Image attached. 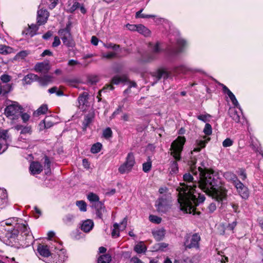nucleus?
Here are the masks:
<instances>
[{
	"label": "nucleus",
	"mask_w": 263,
	"mask_h": 263,
	"mask_svg": "<svg viewBox=\"0 0 263 263\" xmlns=\"http://www.w3.org/2000/svg\"><path fill=\"white\" fill-rule=\"evenodd\" d=\"M183 178L184 182L181 183L177 189L180 209L186 213L195 214L196 206L204 201L205 197L196 190L198 186L197 177L195 180L191 174L186 173Z\"/></svg>",
	"instance_id": "1"
},
{
	"label": "nucleus",
	"mask_w": 263,
	"mask_h": 263,
	"mask_svg": "<svg viewBox=\"0 0 263 263\" xmlns=\"http://www.w3.org/2000/svg\"><path fill=\"white\" fill-rule=\"evenodd\" d=\"M199 177L198 187L207 195L217 201L226 199L227 191L219 185L220 180L217 174L212 170L203 169L199 167Z\"/></svg>",
	"instance_id": "2"
},
{
	"label": "nucleus",
	"mask_w": 263,
	"mask_h": 263,
	"mask_svg": "<svg viewBox=\"0 0 263 263\" xmlns=\"http://www.w3.org/2000/svg\"><path fill=\"white\" fill-rule=\"evenodd\" d=\"M185 142V138L184 137L179 136L171 144V155H172L176 160L171 162L170 173L171 174H176L178 172V166L177 161H179L181 159L180 155Z\"/></svg>",
	"instance_id": "3"
},
{
	"label": "nucleus",
	"mask_w": 263,
	"mask_h": 263,
	"mask_svg": "<svg viewBox=\"0 0 263 263\" xmlns=\"http://www.w3.org/2000/svg\"><path fill=\"white\" fill-rule=\"evenodd\" d=\"M23 110V107L17 102H13L5 108L4 114L13 123H15L20 118Z\"/></svg>",
	"instance_id": "4"
},
{
	"label": "nucleus",
	"mask_w": 263,
	"mask_h": 263,
	"mask_svg": "<svg viewBox=\"0 0 263 263\" xmlns=\"http://www.w3.org/2000/svg\"><path fill=\"white\" fill-rule=\"evenodd\" d=\"M135 164V159L134 154L132 152L129 153L126 158L125 161L121 164L118 171L120 173L123 174L130 172Z\"/></svg>",
	"instance_id": "5"
},
{
	"label": "nucleus",
	"mask_w": 263,
	"mask_h": 263,
	"mask_svg": "<svg viewBox=\"0 0 263 263\" xmlns=\"http://www.w3.org/2000/svg\"><path fill=\"white\" fill-rule=\"evenodd\" d=\"M201 238L199 235L195 233L191 236H187L185 237L184 245L185 249H199V242Z\"/></svg>",
	"instance_id": "6"
},
{
	"label": "nucleus",
	"mask_w": 263,
	"mask_h": 263,
	"mask_svg": "<svg viewBox=\"0 0 263 263\" xmlns=\"http://www.w3.org/2000/svg\"><path fill=\"white\" fill-rule=\"evenodd\" d=\"M58 33L65 45L67 47H72L74 45L69 29L66 28L60 29Z\"/></svg>",
	"instance_id": "7"
},
{
	"label": "nucleus",
	"mask_w": 263,
	"mask_h": 263,
	"mask_svg": "<svg viewBox=\"0 0 263 263\" xmlns=\"http://www.w3.org/2000/svg\"><path fill=\"white\" fill-rule=\"evenodd\" d=\"M127 81L128 79L126 75L116 76L112 78L111 84L105 85L100 92L107 91V90H113L114 89L113 84L118 85L121 83H124Z\"/></svg>",
	"instance_id": "8"
},
{
	"label": "nucleus",
	"mask_w": 263,
	"mask_h": 263,
	"mask_svg": "<svg viewBox=\"0 0 263 263\" xmlns=\"http://www.w3.org/2000/svg\"><path fill=\"white\" fill-rule=\"evenodd\" d=\"M40 6L39 7V10L37 12V24L38 26L45 24L49 16V13L46 9H40Z\"/></svg>",
	"instance_id": "9"
},
{
	"label": "nucleus",
	"mask_w": 263,
	"mask_h": 263,
	"mask_svg": "<svg viewBox=\"0 0 263 263\" xmlns=\"http://www.w3.org/2000/svg\"><path fill=\"white\" fill-rule=\"evenodd\" d=\"M234 185L236 187L239 195L243 199H247L248 198L249 196V192L247 186H246L239 180L236 181Z\"/></svg>",
	"instance_id": "10"
},
{
	"label": "nucleus",
	"mask_w": 263,
	"mask_h": 263,
	"mask_svg": "<svg viewBox=\"0 0 263 263\" xmlns=\"http://www.w3.org/2000/svg\"><path fill=\"white\" fill-rule=\"evenodd\" d=\"M170 73L164 68L159 69L157 71L152 73L154 81L153 82V85L156 83L161 78L167 79L169 77Z\"/></svg>",
	"instance_id": "11"
},
{
	"label": "nucleus",
	"mask_w": 263,
	"mask_h": 263,
	"mask_svg": "<svg viewBox=\"0 0 263 263\" xmlns=\"http://www.w3.org/2000/svg\"><path fill=\"white\" fill-rule=\"evenodd\" d=\"M178 48H169L168 49V54L170 55H174L181 52L182 51V47H184L186 45V42L184 40L179 39L177 41Z\"/></svg>",
	"instance_id": "12"
},
{
	"label": "nucleus",
	"mask_w": 263,
	"mask_h": 263,
	"mask_svg": "<svg viewBox=\"0 0 263 263\" xmlns=\"http://www.w3.org/2000/svg\"><path fill=\"white\" fill-rule=\"evenodd\" d=\"M50 65L48 62H41L37 63L34 66V70L38 72L46 73L50 69Z\"/></svg>",
	"instance_id": "13"
},
{
	"label": "nucleus",
	"mask_w": 263,
	"mask_h": 263,
	"mask_svg": "<svg viewBox=\"0 0 263 263\" xmlns=\"http://www.w3.org/2000/svg\"><path fill=\"white\" fill-rule=\"evenodd\" d=\"M18 233H20L21 235L23 236H26L31 237L30 235V231L27 224L25 223H18L16 227Z\"/></svg>",
	"instance_id": "14"
},
{
	"label": "nucleus",
	"mask_w": 263,
	"mask_h": 263,
	"mask_svg": "<svg viewBox=\"0 0 263 263\" xmlns=\"http://www.w3.org/2000/svg\"><path fill=\"white\" fill-rule=\"evenodd\" d=\"M29 170L32 175L39 174L43 171V166L40 162L33 161L31 163Z\"/></svg>",
	"instance_id": "15"
},
{
	"label": "nucleus",
	"mask_w": 263,
	"mask_h": 263,
	"mask_svg": "<svg viewBox=\"0 0 263 263\" xmlns=\"http://www.w3.org/2000/svg\"><path fill=\"white\" fill-rule=\"evenodd\" d=\"M94 208L96 210V214L98 218L102 219L103 215L106 213L105 208L102 202H97Z\"/></svg>",
	"instance_id": "16"
},
{
	"label": "nucleus",
	"mask_w": 263,
	"mask_h": 263,
	"mask_svg": "<svg viewBox=\"0 0 263 263\" xmlns=\"http://www.w3.org/2000/svg\"><path fill=\"white\" fill-rule=\"evenodd\" d=\"M12 90V85L10 84H2L0 83V98H5Z\"/></svg>",
	"instance_id": "17"
},
{
	"label": "nucleus",
	"mask_w": 263,
	"mask_h": 263,
	"mask_svg": "<svg viewBox=\"0 0 263 263\" xmlns=\"http://www.w3.org/2000/svg\"><path fill=\"white\" fill-rule=\"evenodd\" d=\"M220 85L222 87L223 92L224 93L228 95L230 100H231L233 104L236 107H238L239 103L234 95L230 91V90L226 86L222 84H221Z\"/></svg>",
	"instance_id": "18"
},
{
	"label": "nucleus",
	"mask_w": 263,
	"mask_h": 263,
	"mask_svg": "<svg viewBox=\"0 0 263 263\" xmlns=\"http://www.w3.org/2000/svg\"><path fill=\"white\" fill-rule=\"evenodd\" d=\"M88 93L87 92H84L83 93L80 95L78 99L79 102V108L82 110H85V106L87 105L88 102Z\"/></svg>",
	"instance_id": "19"
},
{
	"label": "nucleus",
	"mask_w": 263,
	"mask_h": 263,
	"mask_svg": "<svg viewBox=\"0 0 263 263\" xmlns=\"http://www.w3.org/2000/svg\"><path fill=\"white\" fill-rule=\"evenodd\" d=\"M37 251L39 254L43 257H48L50 255L48 247L46 245L39 244Z\"/></svg>",
	"instance_id": "20"
},
{
	"label": "nucleus",
	"mask_w": 263,
	"mask_h": 263,
	"mask_svg": "<svg viewBox=\"0 0 263 263\" xmlns=\"http://www.w3.org/2000/svg\"><path fill=\"white\" fill-rule=\"evenodd\" d=\"M3 42H4V40L0 37V53L7 54L12 53L13 49L9 46L3 44Z\"/></svg>",
	"instance_id": "21"
},
{
	"label": "nucleus",
	"mask_w": 263,
	"mask_h": 263,
	"mask_svg": "<svg viewBox=\"0 0 263 263\" xmlns=\"http://www.w3.org/2000/svg\"><path fill=\"white\" fill-rule=\"evenodd\" d=\"M156 205L157 207V210L159 212H164L166 210V200L162 198H159V199L156 201Z\"/></svg>",
	"instance_id": "22"
},
{
	"label": "nucleus",
	"mask_w": 263,
	"mask_h": 263,
	"mask_svg": "<svg viewBox=\"0 0 263 263\" xmlns=\"http://www.w3.org/2000/svg\"><path fill=\"white\" fill-rule=\"evenodd\" d=\"M92 220L87 219L84 221L81 226V230L85 232H89L93 227Z\"/></svg>",
	"instance_id": "23"
},
{
	"label": "nucleus",
	"mask_w": 263,
	"mask_h": 263,
	"mask_svg": "<svg viewBox=\"0 0 263 263\" xmlns=\"http://www.w3.org/2000/svg\"><path fill=\"white\" fill-rule=\"evenodd\" d=\"M210 138H208L206 139L198 140L196 141L197 146L193 149V152H198L201 150V148L205 146L206 144L210 140Z\"/></svg>",
	"instance_id": "24"
},
{
	"label": "nucleus",
	"mask_w": 263,
	"mask_h": 263,
	"mask_svg": "<svg viewBox=\"0 0 263 263\" xmlns=\"http://www.w3.org/2000/svg\"><path fill=\"white\" fill-rule=\"evenodd\" d=\"M49 117H46L45 119L40 123V130H42L45 128H49L53 126L52 121L49 120Z\"/></svg>",
	"instance_id": "25"
},
{
	"label": "nucleus",
	"mask_w": 263,
	"mask_h": 263,
	"mask_svg": "<svg viewBox=\"0 0 263 263\" xmlns=\"http://www.w3.org/2000/svg\"><path fill=\"white\" fill-rule=\"evenodd\" d=\"M137 31L146 37L150 36L151 33V31L142 24L138 25Z\"/></svg>",
	"instance_id": "26"
},
{
	"label": "nucleus",
	"mask_w": 263,
	"mask_h": 263,
	"mask_svg": "<svg viewBox=\"0 0 263 263\" xmlns=\"http://www.w3.org/2000/svg\"><path fill=\"white\" fill-rule=\"evenodd\" d=\"M153 234L156 240L160 241L163 238L165 235V231L163 229L157 230L153 232Z\"/></svg>",
	"instance_id": "27"
},
{
	"label": "nucleus",
	"mask_w": 263,
	"mask_h": 263,
	"mask_svg": "<svg viewBox=\"0 0 263 263\" xmlns=\"http://www.w3.org/2000/svg\"><path fill=\"white\" fill-rule=\"evenodd\" d=\"M52 77L51 76L45 75L41 78L39 77L38 81L41 85L45 86L52 82Z\"/></svg>",
	"instance_id": "28"
},
{
	"label": "nucleus",
	"mask_w": 263,
	"mask_h": 263,
	"mask_svg": "<svg viewBox=\"0 0 263 263\" xmlns=\"http://www.w3.org/2000/svg\"><path fill=\"white\" fill-rule=\"evenodd\" d=\"M87 199L89 200L90 202L92 203V206L93 208L95 207V205L97 202H101L100 201H99V196L93 193H90L87 195Z\"/></svg>",
	"instance_id": "29"
},
{
	"label": "nucleus",
	"mask_w": 263,
	"mask_h": 263,
	"mask_svg": "<svg viewBox=\"0 0 263 263\" xmlns=\"http://www.w3.org/2000/svg\"><path fill=\"white\" fill-rule=\"evenodd\" d=\"M39 77L33 73H29L24 78V81L27 84H30L33 81H38Z\"/></svg>",
	"instance_id": "30"
},
{
	"label": "nucleus",
	"mask_w": 263,
	"mask_h": 263,
	"mask_svg": "<svg viewBox=\"0 0 263 263\" xmlns=\"http://www.w3.org/2000/svg\"><path fill=\"white\" fill-rule=\"evenodd\" d=\"M111 260V256L109 254L101 255L98 259V263H109Z\"/></svg>",
	"instance_id": "31"
},
{
	"label": "nucleus",
	"mask_w": 263,
	"mask_h": 263,
	"mask_svg": "<svg viewBox=\"0 0 263 263\" xmlns=\"http://www.w3.org/2000/svg\"><path fill=\"white\" fill-rule=\"evenodd\" d=\"M0 141H3L6 142L11 141L7 130L1 129L0 128Z\"/></svg>",
	"instance_id": "32"
},
{
	"label": "nucleus",
	"mask_w": 263,
	"mask_h": 263,
	"mask_svg": "<svg viewBox=\"0 0 263 263\" xmlns=\"http://www.w3.org/2000/svg\"><path fill=\"white\" fill-rule=\"evenodd\" d=\"M93 118V116L91 114H89L85 116L84 120L83 122V129H86L87 127L90 124Z\"/></svg>",
	"instance_id": "33"
},
{
	"label": "nucleus",
	"mask_w": 263,
	"mask_h": 263,
	"mask_svg": "<svg viewBox=\"0 0 263 263\" xmlns=\"http://www.w3.org/2000/svg\"><path fill=\"white\" fill-rule=\"evenodd\" d=\"M157 58L158 55L151 52L143 57V60L145 62L149 63L156 60Z\"/></svg>",
	"instance_id": "34"
},
{
	"label": "nucleus",
	"mask_w": 263,
	"mask_h": 263,
	"mask_svg": "<svg viewBox=\"0 0 263 263\" xmlns=\"http://www.w3.org/2000/svg\"><path fill=\"white\" fill-rule=\"evenodd\" d=\"M39 28L36 25H31L29 26L28 29L26 31V34L30 36L31 37L33 36L36 34V31H37Z\"/></svg>",
	"instance_id": "35"
},
{
	"label": "nucleus",
	"mask_w": 263,
	"mask_h": 263,
	"mask_svg": "<svg viewBox=\"0 0 263 263\" xmlns=\"http://www.w3.org/2000/svg\"><path fill=\"white\" fill-rule=\"evenodd\" d=\"M44 170H45V173L46 175H49L51 173V170H50V165H51V162L49 159V158L45 156L44 157Z\"/></svg>",
	"instance_id": "36"
},
{
	"label": "nucleus",
	"mask_w": 263,
	"mask_h": 263,
	"mask_svg": "<svg viewBox=\"0 0 263 263\" xmlns=\"http://www.w3.org/2000/svg\"><path fill=\"white\" fill-rule=\"evenodd\" d=\"M48 110L47 105H41L34 112V116H39L41 115H44L46 113Z\"/></svg>",
	"instance_id": "37"
},
{
	"label": "nucleus",
	"mask_w": 263,
	"mask_h": 263,
	"mask_svg": "<svg viewBox=\"0 0 263 263\" xmlns=\"http://www.w3.org/2000/svg\"><path fill=\"white\" fill-rule=\"evenodd\" d=\"M146 249L145 245L143 242H140L138 244H137L134 250L137 253H142L145 252Z\"/></svg>",
	"instance_id": "38"
},
{
	"label": "nucleus",
	"mask_w": 263,
	"mask_h": 263,
	"mask_svg": "<svg viewBox=\"0 0 263 263\" xmlns=\"http://www.w3.org/2000/svg\"><path fill=\"white\" fill-rule=\"evenodd\" d=\"M58 258L55 259L56 263H63L67 259V256L65 255L64 252L62 250H60L58 252Z\"/></svg>",
	"instance_id": "39"
},
{
	"label": "nucleus",
	"mask_w": 263,
	"mask_h": 263,
	"mask_svg": "<svg viewBox=\"0 0 263 263\" xmlns=\"http://www.w3.org/2000/svg\"><path fill=\"white\" fill-rule=\"evenodd\" d=\"M229 114L232 119L236 123H238L240 121V116L238 114L237 111L235 109H230Z\"/></svg>",
	"instance_id": "40"
},
{
	"label": "nucleus",
	"mask_w": 263,
	"mask_h": 263,
	"mask_svg": "<svg viewBox=\"0 0 263 263\" xmlns=\"http://www.w3.org/2000/svg\"><path fill=\"white\" fill-rule=\"evenodd\" d=\"M224 176L227 179L232 181L233 185L235 184L236 181L239 180L237 179V176L235 174L231 172L226 173L224 175Z\"/></svg>",
	"instance_id": "41"
},
{
	"label": "nucleus",
	"mask_w": 263,
	"mask_h": 263,
	"mask_svg": "<svg viewBox=\"0 0 263 263\" xmlns=\"http://www.w3.org/2000/svg\"><path fill=\"white\" fill-rule=\"evenodd\" d=\"M76 205L79 208L81 212H86L87 211L86 203L83 200L77 201L76 202Z\"/></svg>",
	"instance_id": "42"
},
{
	"label": "nucleus",
	"mask_w": 263,
	"mask_h": 263,
	"mask_svg": "<svg viewBox=\"0 0 263 263\" xmlns=\"http://www.w3.org/2000/svg\"><path fill=\"white\" fill-rule=\"evenodd\" d=\"M102 147V145L100 143H96L92 145L90 152L92 154L98 153L101 151Z\"/></svg>",
	"instance_id": "43"
},
{
	"label": "nucleus",
	"mask_w": 263,
	"mask_h": 263,
	"mask_svg": "<svg viewBox=\"0 0 263 263\" xmlns=\"http://www.w3.org/2000/svg\"><path fill=\"white\" fill-rule=\"evenodd\" d=\"M74 216L71 214H68L65 216L63 220L64 222L67 224L72 223L74 220Z\"/></svg>",
	"instance_id": "44"
},
{
	"label": "nucleus",
	"mask_w": 263,
	"mask_h": 263,
	"mask_svg": "<svg viewBox=\"0 0 263 263\" xmlns=\"http://www.w3.org/2000/svg\"><path fill=\"white\" fill-rule=\"evenodd\" d=\"M143 9H141L140 11H138L136 13V18H153L155 17V15H146L144 14H142V12L143 11Z\"/></svg>",
	"instance_id": "45"
},
{
	"label": "nucleus",
	"mask_w": 263,
	"mask_h": 263,
	"mask_svg": "<svg viewBox=\"0 0 263 263\" xmlns=\"http://www.w3.org/2000/svg\"><path fill=\"white\" fill-rule=\"evenodd\" d=\"M119 224L115 223L114 224V229L111 232V236L113 237H117L119 236Z\"/></svg>",
	"instance_id": "46"
},
{
	"label": "nucleus",
	"mask_w": 263,
	"mask_h": 263,
	"mask_svg": "<svg viewBox=\"0 0 263 263\" xmlns=\"http://www.w3.org/2000/svg\"><path fill=\"white\" fill-rule=\"evenodd\" d=\"M151 168L152 162L150 160L144 163L142 165V169L145 173L148 172L151 170Z\"/></svg>",
	"instance_id": "47"
},
{
	"label": "nucleus",
	"mask_w": 263,
	"mask_h": 263,
	"mask_svg": "<svg viewBox=\"0 0 263 263\" xmlns=\"http://www.w3.org/2000/svg\"><path fill=\"white\" fill-rule=\"evenodd\" d=\"M0 80L3 83L8 84L11 80V77L7 74H3L0 77Z\"/></svg>",
	"instance_id": "48"
},
{
	"label": "nucleus",
	"mask_w": 263,
	"mask_h": 263,
	"mask_svg": "<svg viewBox=\"0 0 263 263\" xmlns=\"http://www.w3.org/2000/svg\"><path fill=\"white\" fill-rule=\"evenodd\" d=\"M161 49L160 47V44L159 43H157L152 48V51L153 53H155L157 55H158L161 51Z\"/></svg>",
	"instance_id": "49"
},
{
	"label": "nucleus",
	"mask_w": 263,
	"mask_h": 263,
	"mask_svg": "<svg viewBox=\"0 0 263 263\" xmlns=\"http://www.w3.org/2000/svg\"><path fill=\"white\" fill-rule=\"evenodd\" d=\"M204 133L208 136L212 134V128L211 125L209 123H206L203 129Z\"/></svg>",
	"instance_id": "50"
},
{
	"label": "nucleus",
	"mask_w": 263,
	"mask_h": 263,
	"mask_svg": "<svg viewBox=\"0 0 263 263\" xmlns=\"http://www.w3.org/2000/svg\"><path fill=\"white\" fill-rule=\"evenodd\" d=\"M112 131L109 127L106 128L103 130V135L106 139H108L112 137Z\"/></svg>",
	"instance_id": "51"
},
{
	"label": "nucleus",
	"mask_w": 263,
	"mask_h": 263,
	"mask_svg": "<svg viewBox=\"0 0 263 263\" xmlns=\"http://www.w3.org/2000/svg\"><path fill=\"white\" fill-rule=\"evenodd\" d=\"M117 55V54L114 52H109L107 53H102V58L107 59H111L115 58Z\"/></svg>",
	"instance_id": "52"
},
{
	"label": "nucleus",
	"mask_w": 263,
	"mask_h": 263,
	"mask_svg": "<svg viewBox=\"0 0 263 263\" xmlns=\"http://www.w3.org/2000/svg\"><path fill=\"white\" fill-rule=\"evenodd\" d=\"M211 117L209 114L200 115L197 116V119L204 122H206L209 120V119Z\"/></svg>",
	"instance_id": "53"
},
{
	"label": "nucleus",
	"mask_w": 263,
	"mask_h": 263,
	"mask_svg": "<svg viewBox=\"0 0 263 263\" xmlns=\"http://www.w3.org/2000/svg\"><path fill=\"white\" fill-rule=\"evenodd\" d=\"M28 54H29V52L27 51H26V50L21 51L16 55V58L17 59H23L25 57H26Z\"/></svg>",
	"instance_id": "54"
},
{
	"label": "nucleus",
	"mask_w": 263,
	"mask_h": 263,
	"mask_svg": "<svg viewBox=\"0 0 263 263\" xmlns=\"http://www.w3.org/2000/svg\"><path fill=\"white\" fill-rule=\"evenodd\" d=\"M149 220L155 223H160L161 221V218L155 216V215H150L149 217Z\"/></svg>",
	"instance_id": "55"
},
{
	"label": "nucleus",
	"mask_w": 263,
	"mask_h": 263,
	"mask_svg": "<svg viewBox=\"0 0 263 263\" xmlns=\"http://www.w3.org/2000/svg\"><path fill=\"white\" fill-rule=\"evenodd\" d=\"M233 144V141L230 138L226 139L222 142V146L224 147H230Z\"/></svg>",
	"instance_id": "56"
},
{
	"label": "nucleus",
	"mask_w": 263,
	"mask_h": 263,
	"mask_svg": "<svg viewBox=\"0 0 263 263\" xmlns=\"http://www.w3.org/2000/svg\"><path fill=\"white\" fill-rule=\"evenodd\" d=\"M201 259V256L199 254L194 255L190 260L191 263H199Z\"/></svg>",
	"instance_id": "57"
},
{
	"label": "nucleus",
	"mask_w": 263,
	"mask_h": 263,
	"mask_svg": "<svg viewBox=\"0 0 263 263\" xmlns=\"http://www.w3.org/2000/svg\"><path fill=\"white\" fill-rule=\"evenodd\" d=\"M60 44H61V41H60V38L58 36H55L54 37V41L52 43V46L53 47H58V46H59L60 45Z\"/></svg>",
	"instance_id": "58"
},
{
	"label": "nucleus",
	"mask_w": 263,
	"mask_h": 263,
	"mask_svg": "<svg viewBox=\"0 0 263 263\" xmlns=\"http://www.w3.org/2000/svg\"><path fill=\"white\" fill-rule=\"evenodd\" d=\"M126 27L128 30H129L132 31H137V28H138V25L128 24L126 25Z\"/></svg>",
	"instance_id": "59"
},
{
	"label": "nucleus",
	"mask_w": 263,
	"mask_h": 263,
	"mask_svg": "<svg viewBox=\"0 0 263 263\" xmlns=\"http://www.w3.org/2000/svg\"><path fill=\"white\" fill-rule=\"evenodd\" d=\"M31 133V128L29 126L23 127L21 132V134H27V133L30 134Z\"/></svg>",
	"instance_id": "60"
},
{
	"label": "nucleus",
	"mask_w": 263,
	"mask_h": 263,
	"mask_svg": "<svg viewBox=\"0 0 263 263\" xmlns=\"http://www.w3.org/2000/svg\"><path fill=\"white\" fill-rule=\"evenodd\" d=\"M239 175L242 180H245L247 178V174L246 173L245 170L243 169H240L239 170Z\"/></svg>",
	"instance_id": "61"
},
{
	"label": "nucleus",
	"mask_w": 263,
	"mask_h": 263,
	"mask_svg": "<svg viewBox=\"0 0 263 263\" xmlns=\"http://www.w3.org/2000/svg\"><path fill=\"white\" fill-rule=\"evenodd\" d=\"M24 122L28 121L30 118V116L27 113H22L21 116Z\"/></svg>",
	"instance_id": "62"
},
{
	"label": "nucleus",
	"mask_w": 263,
	"mask_h": 263,
	"mask_svg": "<svg viewBox=\"0 0 263 263\" xmlns=\"http://www.w3.org/2000/svg\"><path fill=\"white\" fill-rule=\"evenodd\" d=\"M236 225H237V221H234L232 223L229 224L228 226H227V228L229 230L233 231L234 230V229L235 228V227L236 226Z\"/></svg>",
	"instance_id": "63"
},
{
	"label": "nucleus",
	"mask_w": 263,
	"mask_h": 263,
	"mask_svg": "<svg viewBox=\"0 0 263 263\" xmlns=\"http://www.w3.org/2000/svg\"><path fill=\"white\" fill-rule=\"evenodd\" d=\"M98 42L99 40L96 36H92L91 37V43L92 44H93L95 46H97L98 44Z\"/></svg>",
	"instance_id": "64"
}]
</instances>
